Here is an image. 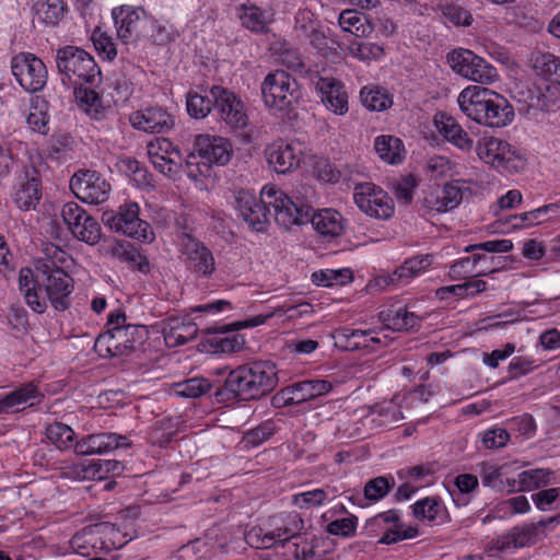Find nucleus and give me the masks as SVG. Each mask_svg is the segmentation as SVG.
Returning a JSON list of instances; mask_svg holds the SVG:
<instances>
[{
  "mask_svg": "<svg viewBox=\"0 0 560 560\" xmlns=\"http://www.w3.org/2000/svg\"><path fill=\"white\" fill-rule=\"evenodd\" d=\"M234 199L238 215L257 232L267 229L271 215L284 229L305 224L310 218L311 209L306 203L294 202L293 197H289L275 185H265L259 197L249 190H238Z\"/></svg>",
  "mask_w": 560,
  "mask_h": 560,
  "instance_id": "obj_1",
  "label": "nucleus"
},
{
  "mask_svg": "<svg viewBox=\"0 0 560 560\" xmlns=\"http://www.w3.org/2000/svg\"><path fill=\"white\" fill-rule=\"evenodd\" d=\"M44 268L36 277L30 268L20 270L19 288L26 304L37 314L45 313L47 301L56 311H66L71 304L73 279L54 261L47 260Z\"/></svg>",
  "mask_w": 560,
  "mask_h": 560,
  "instance_id": "obj_2",
  "label": "nucleus"
},
{
  "mask_svg": "<svg viewBox=\"0 0 560 560\" xmlns=\"http://www.w3.org/2000/svg\"><path fill=\"white\" fill-rule=\"evenodd\" d=\"M279 383L278 369L272 361L256 360L232 370L224 384L213 393L218 402L259 400Z\"/></svg>",
  "mask_w": 560,
  "mask_h": 560,
  "instance_id": "obj_3",
  "label": "nucleus"
},
{
  "mask_svg": "<svg viewBox=\"0 0 560 560\" xmlns=\"http://www.w3.org/2000/svg\"><path fill=\"white\" fill-rule=\"evenodd\" d=\"M126 314L120 311L109 313L107 329L98 335L94 343V349L101 357L129 355L148 339L145 326L126 324Z\"/></svg>",
  "mask_w": 560,
  "mask_h": 560,
  "instance_id": "obj_4",
  "label": "nucleus"
},
{
  "mask_svg": "<svg viewBox=\"0 0 560 560\" xmlns=\"http://www.w3.org/2000/svg\"><path fill=\"white\" fill-rule=\"evenodd\" d=\"M261 95L266 107L276 116L288 115L302 97L298 81L284 70L266 75L261 83Z\"/></svg>",
  "mask_w": 560,
  "mask_h": 560,
  "instance_id": "obj_5",
  "label": "nucleus"
},
{
  "mask_svg": "<svg viewBox=\"0 0 560 560\" xmlns=\"http://www.w3.org/2000/svg\"><path fill=\"white\" fill-rule=\"evenodd\" d=\"M56 66L62 75V82L68 80L73 85L93 83L100 69L94 58L84 49L67 45L56 52Z\"/></svg>",
  "mask_w": 560,
  "mask_h": 560,
  "instance_id": "obj_6",
  "label": "nucleus"
},
{
  "mask_svg": "<svg viewBox=\"0 0 560 560\" xmlns=\"http://www.w3.org/2000/svg\"><path fill=\"white\" fill-rule=\"evenodd\" d=\"M364 533L368 537L381 536L378 542L392 545L405 539H411L419 535L415 526H405L398 510H388L380 513L365 522Z\"/></svg>",
  "mask_w": 560,
  "mask_h": 560,
  "instance_id": "obj_7",
  "label": "nucleus"
},
{
  "mask_svg": "<svg viewBox=\"0 0 560 560\" xmlns=\"http://www.w3.org/2000/svg\"><path fill=\"white\" fill-rule=\"evenodd\" d=\"M298 306H287L282 305L277 307L275 311L268 313V314H259L249 318H246L244 320H237L234 323H231L229 325H221V326H214L209 327L207 329L210 334H218L223 335L228 331H236L245 328H252L257 327L262 324H265L269 318L273 317L275 315H284L289 312L296 311ZM211 343L215 348L217 351L223 352V353H231L238 351L243 348L244 339L241 336L234 335V336H217L212 339Z\"/></svg>",
  "mask_w": 560,
  "mask_h": 560,
  "instance_id": "obj_8",
  "label": "nucleus"
},
{
  "mask_svg": "<svg viewBox=\"0 0 560 560\" xmlns=\"http://www.w3.org/2000/svg\"><path fill=\"white\" fill-rule=\"evenodd\" d=\"M139 210L136 202L125 203L116 213H104V222L117 233L138 241L151 242L153 231L147 221L139 218Z\"/></svg>",
  "mask_w": 560,
  "mask_h": 560,
  "instance_id": "obj_9",
  "label": "nucleus"
},
{
  "mask_svg": "<svg viewBox=\"0 0 560 560\" xmlns=\"http://www.w3.org/2000/svg\"><path fill=\"white\" fill-rule=\"evenodd\" d=\"M63 223L74 238L88 245H95L102 238V226L98 221L84 208L74 201L67 202L61 208Z\"/></svg>",
  "mask_w": 560,
  "mask_h": 560,
  "instance_id": "obj_10",
  "label": "nucleus"
},
{
  "mask_svg": "<svg viewBox=\"0 0 560 560\" xmlns=\"http://www.w3.org/2000/svg\"><path fill=\"white\" fill-rule=\"evenodd\" d=\"M447 63L457 74L482 84H490L498 78L497 69L469 49L451 51Z\"/></svg>",
  "mask_w": 560,
  "mask_h": 560,
  "instance_id": "obj_11",
  "label": "nucleus"
},
{
  "mask_svg": "<svg viewBox=\"0 0 560 560\" xmlns=\"http://www.w3.org/2000/svg\"><path fill=\"white\" fill-rule=\"evenodd\" d=\"M179 250L183 260L196 278H210L217 269L212 252L190 233L179 236Z\"/></svg>",
  "mask_w": 560,
  "mask_h": 560,
  "instance_id": "obj_12",
  "label": "nucleus"
},
{
  "mask_svg": "<svg viewBox=\"0 0 560 560\" xmlns=\"http://www.w3.org/2000/svg\"><path fill=\"white\" fill-rule=\"evenodd\" d=\"M11 70L19 84L30 93L44 89L48 72L45 63L31 52H20L11 60Z\"/></svg>",
  "mask_w": 560,
  "mask_h": 560,
  "instance_id": "obj_13",
  "label": "nucleus"
},
{
  "mask_svg": "<svg viewBox=\"0 0 560 560\" xmlns=\"http://www.w3.org/2000/svg\"><path fill=\"white\" fill-rule=\"evenodd\" d=\"M70 189L81 201L90 205H101L110 195V184L96 171L80 170L70 180Z\"/></svg>",
  "mask_w": 560,
  "mask_h": 560,
  "instance_id": "obj_14",
  "label": "nucleus"
},
{
  "mask_svg": "<svg viewBox=\"0 0 560 560\" xmlns=\"http://www.w3.org/2000/svg\"><path fill=\"white\" fill-rule=\"evenodd\" d=\"M353 200L359 209L371 218L385 220L394 213L393 199L373 183L355 185Z\"/></svg>",
  "mask_w": 560,
  "mask_h": 560,
  "instance_id": "obj_15",
  "label": "nucleus"
},
{
  "mask_svg": "<svg viewBox=\"0 0 560 560\" xmlns=\"http://www.w3.org/2000/svg\"><path fill=\"white\" fill-rule=\"evenodd\" d=\"M210 95L214 101V110L220 120L226 126L237 130L248 125V116L244 103L234 92L220 85H213L210 89Z\"/></svg>",
  "mask_w": 560,
  "mask_h": 560,
  "instance_id": "obj_16",
  "label": "nucleus"
},
{
  "mask_svg": "<svg viewBox=\"0 0 560 560\" xmlns=\"http://www.w3.org/2000/svg\"><path fill=\"white\" fill-rule=\"evenodd\" d=\"M551 523L559 524L560 514L549 517L547 521H540L537 524L530 523L515 526L505 534L491 539L487 544V550L502 552L530 546L536 542L539 528Z\"/></svg>",
  "mask_w": 560,
  "mask_h": 560,
  "instance_id": "obj_17",
  "label": "nucleus"
},
{
  "mask_svg": "<svg viewBox=\"0 0 560 560\" xmlns=\"http://www.w3.org/2000/svg\"><path fill=\"white\" fill-rule=\"evenodd\" d=\"M337 347L345 351L365 350L368 353L376 351L380 347L387 346V335L383 330H362L341 327L334 332Z\"/></svg>",
  "mask_w": 560,
  "mask_h": 560,
  "instance_id": "obj_18",
  "label": "nucleus"
},
{
  "mask_svg": "<svg viewBox=\"0 0 560 560\" xmlns=\"http://www.w3.org/2000/svg\"><path fill=\"white\" fill-rule=\"evenodd\" d=\"M147 149L149 160L156 171L170 178L179 174L184 158L167 138H155L148 143Z\"/></svg>",
  "mask_w": 560,
  "mask_h": 560,
  "instance_id": "obj_19",
  "label": "nucleus"
},
{
  "mask_svg": "<svg viewBox=\"0 0 560 560\" xmlns=\"http://www.w3.org/2000/svg\"><path fill=\"white\" fill-rule=\"evenodd\" d=\"M303 197H295L294 202H303L310 207V218L305 222H311L314 229L323 236L326 237H336L342 233V217L339 212L331 209H323L318 212L313 211V207L311 206L312 199L315 197L314 190L311 186L301 185V190H296V192L302 194Z\"/></svg>",
  "mask_w": 560,
  "mask_h": 560,
  "instance_id": "obj_20",
  "label": "nucleus"
},
{
  "mask_svg": "<svg viewBox=\"0 0 560 560\" xmlns=\"http://www.w3.org/2000/svg\"><path fill=\"white\" fill-rule=\"evenodd\" d=\"M331 389L332 384L326 380H304L282 388L272 398V401L275 405L282 401L283 406L301 405L305 401L326 395Z\"/></svg>",
  "mask_w": 560,
  "mask_h": 560,
  "instance_id": "obj_21",
  "label": "nucleus"
},
{
  "mask_svg": "<svg viewBox=\"0 0 560 560\" xmlns=\"http://www.w3.org/2000/svg\"><path fill=\"white\" fill-rule=\"evenodd\" d=\"M147 11L142 7L124 4L112 10V18L118 38L127 44L141 39V26Z\"/></svg>",
  "mask_w": 560,
  "mask_h": 560,
  "instance_id": "obj_22",
  "label": "nucleus"
},
{
  "mask_svg": "<svg viewBox=\"0 0 560 560\" xmlns=\"http://www.w3.org/2000/svg\"><path fill=\"white\" fill-rule=\"evenodd\" d=\"M129 121L131 126L147 133H166L175 126V116L165 107L150 106L133 112Z\"/></svg>",
  "mask_w": 560,
  "mask_h": 560,
  "instance_id": "obj_23",
  "label": "nucleus"
},
{
  "mask_svg": "<svg viewBox=\"0 0 560 560\" xmlns=\"http://www.w3.org/2000/svg\"><path fill=\"white\" fill-rule=\"evenodd\" d=\"M314 84L326 109L339 116L349 112V95L340 80L334 77H318Z\"/></svg>",
  "mask_w": 560,
  "mask_h": 560,
  "instance_id": "obj_24",
  "label": "nucleus"
},
{
  "mask_svg": "<svg viewBox=\"0 0 560 560\" xmlns=\"http://www.w3.org/2000/svg\"><path fill=\"white\" fill-rule=\"evenodd\" d=\"M268 165L278 174H287L296 170L302 161V150L298 144L276 141L265 150Z\"/></svg>",
  "mask_w": 560,
  "mask_h": 560,
  "instance_id": "obj_25",
  "label": "nucleus"
},
{
  "mask_svg": "<svg viewBox=\"0 0 560 560\" xmlns=\"http://www.w3.org/2000/svg\"><path fill=\"white\" fill-rule=\"evenodd\" d=\"M494 91L480 85L465 88L458 95L460 110L471 120L481 124L488 106L494 97Z\"/></svg>",
  "mask_w": 560,
  "mask_h": 560,
  "instance_id": "obj_26",
  "label": "nucleus"
},
{
  "mask_svg": "<svg viewBox=\"0 0 560 560\" xmlns=\"http://www.w3.org/2000/svg\"><path fill=\"white\" fill-rule=\"evenodd\" d=\"M478 155L486 163L506 170L517 168V163H522L512 145L498 138H490L483 145L479 147Z\"/></svg>",
  "mask_w": 560,
  "mask_h": 560,
  "instance_id": "obj_27",
  "label": "nucleus"
},
{
  "mask_svg": "<svg viewBox=\"0 0 560 560\" xmlns=\"http://www.w3.org/2000/svg\"><path fill=\"white\" fill-rule=\"evenodd\" d=\"M195 151L205 163L225 165L231 160L232 145L225 138L199 135L195 139Z\"/></svg>",
  "mask_w": 560,
  "mask_h": 560,
  "instance_id": "obj_28",
  "label": "nucleus"
},
{
  "mask_svg": "<svg viewBox=\"0 0 560 560\" xmlns=\"http://www.w3.org/2000/svg\"><path fill=\"white\" fill-rule=\"evenodd\" d=\"M268 526L275 533L279 545L300 538L304 529V521L298 512H281L269 517Z\"/></svg>",
  "mask_w": 560,
  "mask_h": 560,
  "instance_id": "obj_29",
  "label": "nucleus"
},
{
  "mask_svg": "<svg viewBox=\"0 0 560 560\" xmlns=\"http://www.w3.org/2000/svg\"><path fill=\"white\" fill-rule=\"evenodd\" d=\"M434 125L440 135L450 143L463 151H469L472 148V139L456 121V119L446 113L439 112L434 116Z\"/></svg>",
  "mask_w": 560,
  "mask_h": 560,
  "instance_id": "obj_30",
  "label": "nucleus"
},
{
  "mask_svg": "<svg viewBox=\"0 0 560 560\" xmlns=\"http://www.w3.org/2000/svg\"><path fill=\"white\" fill-rule=\"evenodd\" d=\"M463 200V190L458 180H453L436 192H430L424 198L428 209L436 212H447L455 209Z\"/></svg>",
  "mask_w": 560,
  "mask_h": 560,
  "instance_id": "obj_31",
  "label": "nucleus"
},
{
  "mask_svg": "<svg viewBox=\"0 0 560 560\" xmlns=\"http://www.w3.org/2000/svg\"><path fill=\"white\" fill-rule=\"evenodd\" d=\"M238 18L242 26L256 34H266L273 21V14L255 3H243L238 7Z\"/></svg>",
  "mask_w": 560,
  "mask_h": 560,
  "instance_id": "obj_32",
  "label": "nucleus"
},
{
  "mask_svg": "<svg viewBox=\"0 0 560 560\" xmlns=\"http://www.w3.org/2000/svg\"><path fill=\"white\" fill-rule=\"evenodd\" d=\"M198 332V327L191 320L170 317L163 328L165 343L168 347H178L192 340Z\"/></svg>",
  "mask_w": 560,
  "mask_h": 560,
  "instance_id": "obj_33",
  "label": "nucleus"
},
{
  "mask_svg": "<svg viewBox=\"0 0 560 560\" xmlns=\"http://www.w3.org/2000/svg\"><path fill=\"white\" fill-rule=\"evenodd\" d=\"M177 32L166 20H160L147 12L141 26V39H148L154 45H166L175 40Z\"/></svg>",
  "mask_w": 560,
  "mask_h": 560,
  "instance_id": "obj_34",
  "label": "nucleus"
},
{
  "mask_svg": "<svg viewBox=\"0 0 560 560\" xmlns=\"http://www.w3.org/2000/svg\"><path fill=\"white\" fill-rule=\"evenodd\" d=\"M513 118V106L504 96L495 92L493 100L487 108V112H485V116L480 125L500 128L512 122Z\"/></svg>",
  "mask_w": 560,
  "mask_h": 560,
  "instance_id": "obj_35",
  "label": "nucleus"
},
{
  "mask_svg": "<svg viewBox=\"0 0 560 560\" xmlns=\"http://www.w3.org/2000/svg\"><path fill=\"white\" fill-rule=\"evenodd\" d=\"M479 490V480L472 474H459L454 478L448 492L456 506H467Z\"/></svg>",
  "mask_w": 560,
  "mask_h": 560,
  "instance_id": "obj_36",
  "label": "nucleus"
},
{
  "mask_svg": "<svg viewBox=\"0 0 560 560\" xmlns=\"http://www.w3.org/2000/svg\"><path fill=\"white\" fill-rule=\"evenodd\" d=\"M106 253L121 262H127L132 268L147 273L150 271V264L145 256H143L132 244L128 242H117L109 246Z\"/></svg>",
  "mask_w": 560,
  "mask_h": 560,
  "instance_id": "obj_37",
  "label": "nucleus"
},
{
  "mask_svg": "<svg viewBox=\"0 0 560 560\" xmlns=\"http://www.w3.org/2000/svg\"><path fill=\"white\" fill-rule=\"evenodd\" d=\"M487 282L481 279L468 278L465 282L452 285H445L436 290V296L445 300L450 295L457 300L474 299L487 290Z\"/></svg>",
  "mask_w": 560,
  "mask_h": 560,
  "instance_id": "obj_38",
  "label": "nucleus"
},
{
  "mask_svg": "<svg viewBox=\"0 0 560 560\" xmlns=\"http://www.w3.org/2000/svg\"><path fill=\"white\" fill-rule=\"evenodd\" d=\"M432 262L433 256L430 254L408 258L394 271L392 281H398L402 284H407L411 279L419 277L427 271Z\"/></svg>",
  "mask_w": 560,
  "mask_h": 560,
  "instance_id": "obj_39",
  "label": "nucleus"
},
{
  "mask_svg": "<svg viewBox=\"0 0 560 560\" xmlns=\"http://www.w3.org/2000/svg\"><path fill=\"white\" fill-rule=\"evenodd\" d=\"M339 25L345 32H349L358 38L368 37L373 32V26L368 16L357 10H345L339 14Z\"/></svg>",
  "mask_w": 560,
  "mask_h": 560,
  "instance_id": "obj_40",
  "label": "nucleus"
},
{
  "mask_svg": "<svg viewBox=\"0 0 560 560\" xmlns=\"http://www.w3.org/2000/svg\"><path fill=\"white\" fill-rule=\"evenodd\" d=\"M374 149L378 156L389 163L398 164L405 156V148L402 141L394 136H378L374 141Z\"/></svg>",
  "mask_w": 560,
  "mask_h": 560,
  "instance_id": "obj_41",
  "label": "nucleus"
},
{
  "mask_svg": "<svg viewBox=\"0 0 560 560\" xmlns=\"http://www.w3.org/2000/svg\"><path fill=\"white\" fill-rule=\"evenodd\" d=\"M362 105L369 110L382 112L393 105L389 92L378 85H366L360 91Z\"/></svg>",
  "mask_w": 560,
  "mask_h": 560,
  "instance_id": "obj_42",
  "label": "nucleus"
},
{
  "mask_svg": "<svg viewBox=\"0 0 560 560\" xmlns=\"http://www.w3.org/2000/svg\"><path fill=\"white\" fill-rule=\"evenodd\" d=\"M529 107L548 113L560 110V90L549 85L545 89L535 88L530 91Z\"/></svg>",
  "mask_w": 560,
  "mask_h": 560,
  "instance_id": "obj_43",
  "label": "nucleus"
},
{
  "mask_svg": "<svg viewBox=\"0 0 560 560\" xmlns=\"http://www.w3.org/2000/svg\"><path fill=\"white\" fill-rule=\"evenodd\" d=\"M74 95L79 106L93 119L100 120L104 117L105 108L98 94L81 85H74Z\"/></svg>",
  "mask_w": 560,
  "mask_h": 560,
  "instance_id": "obj_44",
  "label": "nucleus"
},
{
  "mask_svg": "<svg viewBox=\"0 0 560 560\" xmlns=\"http://www.w3.org/2000/svg\"><path fill=\"white\" fill-rule=\"evenodd\" d=\"M89 444L94 454H104L121 447H129L128 438L117 433L89 434Z\"/></svg>",
  "mask_w": 560,
  "mask_h": 560,
  "instance_id": "obj_45",
  "label": "nucleus"
},
{
  "mask_svg": "<svg viewBox=\"0 0 560 560\" xmlns=\"http://www.w3.org/2000/svg\"><path fill=\"white\" fill-rule=\"evenodd\" d=\"M40 182L33 177L22 183L15 190L13 199L18 208L28 211L34 209L40 199Z\"/></svg>",
  "mask_w": 560,
  "mask_h": 560,
  "instance_id": "obj_46",
  "label": "nucleus"
},
{
  "mask_svg": "<svg viewBox=\"0 0 560 560\" xmlns=\"http://www.w3.org/2000/svg\"><path fill=\"white\" fill-rule=\"evenodd\" d=\"M9 410L22 405L34 406L43 398L37 385L33 382L23 384L4 396Z\"/></svg>",
  "mask_w": 560,
  "mask_h": 560,
  "instance_id": "obj_47",
  "label": "nucleus"
},
{
  "mask_svg": "<svg viewBox=\"0 0 560 560\" xmlns=\"http://www.w3.org/2000/svg\"><path fill=\"white\" fill-rule=\"evenodd\" d=\"M186 108L191 118H206L214 109V101L210 95V90L206 94L189 91L186 95Z\"/></svg>",
  "mask_w": 560,
  "mask_h": 560,
  "instance_id": "obj_48",
  "label": "nucleus"
},
{
  "mask_svg": "<svg viewBox=\"0 0 560 560\" xmlns=\"http://www.w3.org/2000/svg\"><path fill=\"white\" fill-rule=\"evenodd\" d=\"M386 327L392 330L407 331L415 328L421 322V317L416 313L408 311L406 306L389 311L385 318Z\"/></svg>",
  "mask_w": 560,
  "mask_h": 560,
  "instance_id": "obj_49",
  "label": "nucleus"
},
{
  "mask_svg": "<svg viewBox=\"0 0 560 560\" xmlns=\"http://www.w3.org/2000/svg\"><path fill=\"white\" fill-rule=\"evenodd\" d=\"M534 68L539 75L560 85V57L550 52H539L534 59Z\"/></svg>",
  "mask_w": 560,
  "mask_h": 560,
  "instance_id": "obj_50",
  "label": "nucleus"
},
{
  "mask_svg": "<svg viewBox=\"0 0 560 560\" xmlns=\"http://www.w3.org/2000/svg\"><path fill=\"white\" fill-rule=\"evenodd\" d=\"M34 10L40 22L56 25L63 18L65 4L62 0H38L34 4Z\"/></svg>",
  "mask_w": 560,
  "mask_h": 560,
  "instance_id": "obj_51",
  "label": "nucleus"
},
{
  "mask_svg": "<svg viewBox=\"0 0 560 560\" xmlns=\"http://www.w3.org/2000/svg\"><path fill=\"white\" fill-rule=\"evenodd\" d=\"M553 471L548 468L524 470L518 475V491H530L547 486Z\"/></svg>",
  "mask_w": 560,
  "mask_h": 560,
  "instance_id": "obj_52",
  "label": "nucleus"
},
{
  "mask_svg": "<svg viewBox=\"0 0 560 560\" xmlns=\"http://www.w3.org/2000/svg\"><path fill=\"white\" fill-rule=\"evenodd\" d=\"M46 436L59 450H71L74 445L75 432L71 427L54 422L46 429Z\"/></svg>",
  "mask_w": 560,
  "mask_h": 560,
  "instance_id": "obj_53",
  "label": "nucleus"
},
{
  "mask_svg": "<svg viewBox=\"0 0 560 560\" xmlns=\"http://www.w3.org/2000/svg\"><path fill=\"white\" fill-rule=\"evenodd\" d=\"M470 257H463L456 260L454 264L450 266L448 277L451 280H466L468 278L475 277H483L489 276L497 272L495 268H480L479 270H474L470 265Z\"/></svg>",
  "mask_w": 560,
  "mask_h": 560,
  "instance_id": "obj_54",
  "label": "nucleus"
},
{
  "mask_svg": "<svg viewBox=\"0 0 560 560\" xmlns=\"http://www.w3.org/2000/svg\"><path fill=\"white\" fill-rule=\"evenodd\" d=\"M353 279V273L349 268L343 269H326L313 272L312 281L316 285L332 287L335 284L343 285Z\"/></svg>",
  "mask_w": 560,
  "mask_h": 560,
  "instance_id": "obj_55",
  "label": "nucleus"
},
{
  "mask_svg": "<svg viewBox=\"0 0 560 560\" xmlns=\"http://www.w3.org/2000/svg\"><path fill=\"white\" fill-rule=\"evenodd\" d=\"M211 389V383L205 377H192L175 384V393L186 398H199Z\"/></svg>",
  "mask_w": 560,
  "mask_h": 560,
  "instance_id": "obj_56",
  "label": "nucleus"
},
{
  "mask_svg": "<svg viewBox=\"0 0 560 560\" xmlns=\"http://www.w3.org/2000/svg\"><path fill=\"white\" fill-rule=\"evenodd\" d=\"M413 516L429 523L435 522L443 510L440 499L427 497L411 505Z\"/></svg>",
  "mask_w": 560,
  "mask_h": 560,
  "instance_id": "obj_57",
  "label": "nucleus"
},
{
  "mask_svg": "<svg viewBox=\"0 0 560 560\" xmlns=\"http://www.w3.org/2000/svg\"><path fill=\"white\" fill-rule=\"evenodd\" d=\"M244 537L246 544L255 549H269L279 545L275 533L270 529L269 526L267 529L260 526H253L245 532Z\"/></svg>",
  "mask_w": 560,
  "mask_h": 560,
  "instance_id": "obj_58",
  "label": "nucleus"
},
{
  "mask_svg": "<svg viewBox=\"0 0 560 560\" xmlns=\"http://www.w3.org/2000/svg\"><path fill=\"white\" fill-rule=\"evenodd\" d=\"M348 50L351 56L362 61L377 60L384 55V48L381 45L359 39L351 40Z\"/></svg>",
  "mask_w": 560,
  "mask_h": 560,
  "instance_id": "obj_59",
  "label": "nucleus"
},
{
  "mask_svg": "<svg viewBox=\"0 0 560 560\" xmlns=\"http://www.w3.org/2000/svg\"><path fill=\"white\" fill-rule=\"evenodd\" d=\"M395 485L393 477L380 476L369 480L364 486V497L369 501H378L387 495Z\"/></svg>",
  "mask_w": 560,
  "mask_h": 560,
  "instance_id": "obj_60",
  "label": "nucleus"
},
{
  "mask_svg": "<svg viewBox=\"0 0 560 560\" xmlns=\"http://www.w3.org/2000/svg\"><path fill=\"white\" fill-rule=\"evenodd\" d=\"M91 38L96 51L103 59L110 61L117 56V48L112 36L100 28H95Z\"/></svg>",
  "mask_w": 560,
  "mask_h": 560,
  "instance_id": "obj_61",
  "label": "nucleus"
},
{
  "mask_svg": "<svg viewBox=\"0 0 560 560\" xmlns=\"http://www.w3.org/2000/svg\"><path fill=\"white\" fill-rule=\"evenodd\" d=\"M453 168V162L442 155H434L425 162L424 171L431 178L438 179L445 177Z\"/></svg>",
  "mask_w": 560,
  "mask_h": 560,
  "instance_id": "obj_62",
  "label": "nucleus"
},
{
  "mask_svg": "<svg viewBox=\"0 0 560 560\" xmlns=\"http://www.w3.org/2000/svg\"><path fill=\"white\" fill-rule=\"evenodd\" d=\"M317 28V21L312 11L299 10L295 14L294 32L298 38L302 39Z\"/></svg>",
  "mask_w": 560,
  "mask_h": 560,
  "instance_id": "obj_63",
  "label": "nucleus"
},
{
  "mask_svg": "<svg viewBox=\"0 0 560 560\" xmlns=\"http://www.w3.org/2000/svg\"><path fill=\"white\" fill-rule=\"evenodd\" d=\"M293 553L296 560H327L326 551L319 550L314 541L295 542Z\"/></svg>",
  "mask_w": 560,
  "mask_h": 560,
  "instance_id": "obj_64",
  "label": "nucleus"
}]
</instances>
